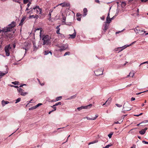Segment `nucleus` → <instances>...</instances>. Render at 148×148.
I'll return each mask as SVG.
<instances>
[{"label": "nucleus", "mask_w": 148, "mask_h": 148, "mask_svg": "<svg viewBox=\"0 0 148 148\" xmlns=\"http://www.w3.org/2000/svg\"><path fill=\"white\" fill-rule=\"evenodd\" d=\"M16 23L14 21H13L11 23L9 24L7 27H5L2 29V32H7L11 31L14 27L16 26Z\"/></svg>", "instance_id": "1"}, {"label": "nucleus", "mask_w": 148, "mask_h": 148, "mask_svg": "<svg viewBox=\"0 0 148 148\" xmlns=\"http://www.w3.org/2000/svg\"><path fill=\"white\" fill-rule=\"evenodd\" d=\"M42 32L41 30H40V37L42 38V40L43 41V45H48L49 42V40L51 38L48 35H44L42 36H41V32Z\"/></svg>", "instance_id": "2"}, {"label": "nucleus", "mask_w": 148, "mask_h": 148, "mask_svg": "<svg viewBox=\"0 0 148 148\" xmlns=\"http://www.w3.org/2000/svg\"><path fill=\"white\" fill-rule=\"evenodd\" d=\"M130 105L128 103H124L123 107V112H124V111H128L130 110L131 109L130 107Z\"/></svg>", "instance_id": "3"}, {"label": "nucleus", "mask_w": 148, "mask_h": 148, "mask_svg": "<svg viewBox=\"0 0 148 148\" xmlns=\"http://www.w3.org/2000/svg\"><path fill=\"white\" fill-rule=\"evenodd\" d=\"M11 49V47L10 45L5 46V52L7 56H9L10 54V50Z\"/></svg>", "instance_id": "4"}, {"label": "nucleus", "mask_w": 148, "mask_h": 148, "mask_svg": "<svg viewBox=\"0 0 148 148\" xmlns=\"http://www.w3.org/2000/svg\"><path fill=\"white\" fill-rule=\"evenodd\" d=\"M34 11L36 12V14L39 13V14H41L42 13V9L39 8L38 6H36L35 7L33 8Z\"/></svg>", "instance_id": "5"}, {"label": "nucleus", "mask_w": 148, "mask_h": 148, "mask_svg": "<svg viewBox=\"0 0 148 148\" xmlns=\"http://www.w3.org/2000/svg\"><path fill=\"white\" fill-rule=\"evenodd\" d=\"M17 90L18 92L21 95L23 96H25L28 93L27 92H24V90L21 88H18Z\"/></svg>", "instance_id": "6"}, {"label": "nucleus", "mask_w": 148, "mask_h": 148, "mask_svg": "<svg viewBox=\"0 0 148 148\" xmlns=\"http://www.w3.org/2000/svg\"><path fill=\"white\" fill-rule=\"evenodd\" d=\"M58 5H61L62 7H68L69 6L70 4L69 3H66L65 2L61 3L59 4Z\"/></svg>", "instance_id": "7"}, {"label": "nucleus", "mask_w": 148, "mask_h": 148, "mask_svg": "<svg viewBox=\"0 0 148 148\" xmlns=\"http://www.w3.org/2000/svg\"><path fill=\"white\" fill-rule=\"evenodd\" d=\"M74 32L73 34H69V36H70V37H69V38L73 39L75 38V37L76 36V32L75 30V29H74Z\"/></svg>", "instance_id": "8"}, {"label": "nucleus", "mask_w": 148, "mask_h": 148, "mask_svg": "<svg viewBox=\"0 0 148 148\" xmlns=\"http://www.w3.org/2000/svg\"><path fill=\"white\" fill-rule=\"evenodd\" d=\"M147 129V128L146 127L143 129L142 130H141L139 131V133L142 135H143L145 134L146 132V131Z\"/></svg>", "instance_id": "9"}, {"label": "nucleus", "mask_w": 148, "mask_h": 148, "mask_svg": "<svg viewBox=\"0 0 148 148\" xmlns=\"http://www.w3.org/2000/svg\"><path fill=\"white\" fill-rule=\"evenodd\" d=\"M111 99L110 98H109L108 99V100H107L106 102L103 104V106L105 105V104L107 106H108L110 103L111 101Z\"/></svg>", "instance_id": "10"}, {"label": "nucleus", "mask_w": 148, "mask_h": 148, "mask_svg": "<svg viewBox=\"0 0 148 148\" xmlns=\"http://www.w3.org/2000/svg\"><path fill=\"white\" fill-rule=\"evenodd\" d=\"M95 116L94 117L92 118H90L88 117H86V118L87 119V120H95L98 116V114H96L95 115Z\"/></svg>", "instance_id": "11"}, {"label": "nucleus", "mask_w": 148, "mask_h": 148, "mask_svg": "<svg viewBox=\"0 0 148 148\" xmlns=\"http://www.w3.org/2000/svg\"><path fill=\"white\" fill-rule=\"evenodd\" d=\"M9 103L8 101H5L4 100H3L1 101L2 105L3 106H4L5 105L8 104Z\"/></svg>", "instance_id": "12"}, {"label": "nucleus", "mask_w": 148, "mask_h": 148, "mask_svg": "<svg viewBox=\"0 0 148 148\" xmlns=\"http://www.w3.org/2000/svg\"><path fill=\"white\" fill-rule=\"evenodd\" d=\"M39 17L38 15H30L29 16V18H34L36 19H38Z\"/></svg>", "instance_id": "13"}, {"label": "nucleus", "mask_w": 148, "mask_h": 148, "mask_svg": "<svg viewBox=\"0 0 148 148\" xmlns=\"http://www.w3.org/2000/svg\"><path fill=\"white\" fill-rule=\"evenodd\" d=\"M31 9H30V10L29 11H27L26 12L27 14H31L33 13V11L34 10L33 8H30Z\"/></svg>", "instance_id": "14"}, {"label": "nucleus", "mask_w": 148, "mask_h": 148, "mask_svg": "<svg viewBox=\"0 0 148 148\" xmlns=\"http://www.w3.org/2000/svg\"><path fill=\"white\" fill-rule=\"evenodd\" d=\"M92 106V104H90L86 106H82L83 109H87L90 108Z\"/></svg>", "instance_id": "15"}, {"label": "nucleus", "mask_w": 148, "mask_h": 148, "mask_svg": "<svg viewBox=\"0 0 148 148\" xmlns=\"http://www.w3.org/2000/svg\"><path fill=\"white\" fill-rule=\"evenodd\" d=\"M58 47L59 49H60V50L61 51L65 50L66 49L64 46H58Z\"/></svg>", "instance_id": "16"}, {"label": "nucleus", "mask_w": 148, "mask_h": 148, "mask_svg": "<svg viewBox=\"0 0 148 148\" xmlns=\"http://www.w3.org/2000/svg\"><path fill=\"white\" fill-rule=\"evenodd\" d=\"M83 11L84 14V16H85L87 15L88 12L87 9L86 8H84L83 10Z\"/></svg>", "instance_id": "17"}, {"label": "nucleus", "mask_w": 148, "mask_h": 148, "mask_svg": "<svg viewBox=\"0 0 148 148\" xmlns=\"http://www.w3.org/2000/svg\"><path fill=\"white\" fill-rule=\"evenodd\" d=\"M31 2H29V3L27 4V8L25 10L26 11H28L30 9H31V8H29V7L30 5H31Z\"/></svg>", "instance_id": "18"}, {"label": "nucleus", "mask_w": 148, "mask_h": 148, "mask_svg": "<svg viewBox=\"0 0 148 148\" xmlns=\"http://www.w3.org/2000/svg\"><path fill=\"white\" fill-rule=\"evenodd\" d=\"M148 122V120H146V121H143V122L140 123L141 125V126H143L146 125L145 124V123H146Z\"/></svg>", "instance_id": "19"}, {"label": "nucleus", "mask_w": 148, "mask_h": 148, "mask_svg": "<svg viewBox=\"0 0 148 148\" xmlns=\"http://www.w3.org/2000/svg\"><path fill=\"white\" fill-rule=\"evenodd\" d=\"M98 142V140H95V141H92V142H91L89 143H88V145H90L91 144H92L95 143H97Z\"/></svg>", "instance_id": "20"}, {"label": "nucleus", "mask_w": 148, "mask_h": 148, "mask_svg": "<svg viewBox=\"0 0 148 148\" xmlns=\"http://www.w3.org/2000/svg\"><path fill=\"white\" fill-rule=\"evenodd\" d=\"M98 142V140H95V141H92V142H91L89 143H88V145H90L91 144H92L95 143H97Z\"/></svg>", "instance_id": "21"}, {"label": "nucleus", "mask_w": 148, "mask_h": 148, "mask_svg": "<svg viewBox=\"0 0 148 148\" xmlns=\"http://www.w3.org/2000/svg\"><path fill=\"white\" fill-rule=\"evenodd\" d=\"M111 19L110 18H109L108 19H106V23H109L111 22Z\"/></svg>", "instance_id": "22"}, {"label": "nucleus", "mask_w": 148, "mask_h": 148, "mask_svg": "<svg viewBox=\"0 0 148 148\" xmlns=\"http://www.w3.org/2000/svg\"><path fill=\"white\" fill-rule=\"evenodd\" d=\"M25 20V18H22L21 20V22L19 24V25H23V22Z\"/></svg>", "instance_id": "23"}, {"label": "nucleus", "mask_w": 148, "mask_h": 148, "mask_svg": "<svg viewBox=\"0 0 148 148\" xmlns=\"http://www.w3.org/2000/svg\"><path fill=\"white\" fill-rule=\"evenodd\" d=\"M97 71H98V73H100V74H103V72L102 70H99L97 71H95L96 73H97Z\"/></svg>", "instance_id": "24"}, {"label": "nucleus", "mask_w": 148, "mask_h": 148, "mask_svg": "<svg viewBox=\"0 0 148 148\" xmlns=\"http://www.w3.org/2000/svg\"><path fill=\"white\" fill-rule=\"evenodd\" d=\"M136 73L135 71L132 70L130 72L129 74H135Z\"/></svg>", "instance_id": "25"}, {"label": "nucleus", "mask_w": 148, "mask_h": 148, "mask_svg": "<svg viewBox=\"0 0 148 148\" xmlns=\"http://www.w3.org/2000/svg\"><path fill=\"white\" fill-rule=\"evenodd\" d=\"M45 55H47L49 53H50L51 54V55H52V53L51 51H45Z\"/></svg>", "instance_id": "26"}, {"label": "nucleus", "mask_w": 148, "mask_h": 148, "mask_svg": "<svg viewBox=\"0 0 148 148\" xmlns=\"http://www.w3.org/2000/svg\"><path fill=\"white\" fill-rule=\"evenodd\" d=\"M62 98V96H59V97H56V101H58V100H60Z\"/></svg>", "instance_id": "27"}, {"label": "nucleus", "mask_w": 148, "mask_h": 148, "mask_svg": "<svg viewBox=\"0 0 148 148\" xmlns=\"http://www.w3.org/2000/svg\"><path fill=\"white\" fill-rule=\"evenodd\" d=\"M113 133L111 132L108 135V136L110 138H111L112 137V135H113Z\"/></svg>", "instance_id": "28"}, {"label": "nucleus", "mask_w": 148, "mask_h": 148, "mask_svg": "<svg viewBox=\"0 0 148 148\" xmlns=\"http://www.w3.org/2000/svg\"><path fill=\"white\" fill-rule=\"evenodd\" d=\"M134 30L136 34H138L139 30H140V29H138L137 28H135L134 29Z\"/></svg>", "instance_id": "29"}, {"label": "nucleus", "mask_w": 148, "mask_h": 148, "mask_svg": "<svg viewBox=\"0 0 148 148\" xmlns=\"http://www.w3.org/2000/svg\"><path fill=\"white\" fill-rule=\"evenodd\" d=\"M146 63H147V64H148V61H146V62H143L141 63L140 65H139V67H140V66L142 64H146Z\"/></svg>", "instance_id": "30"}, {"label": "nucleus", "mask_w": 148, "mask_h": 148, "mask_svg": "<svg viewBox=\"0 0 148 148\" xmlns=\"http://www.w3.org/2000/svg\"><path fill=\"white\" fill-rule=\"evenodd\" d=\"M34 51H36V50L38 49V47H36L35 46V44L34 43Z\"/></svg>", "instance_id": "31"}, {"label": "nucleus", "mask_w": 148, "mask_h": 148, "mask_svg": "<svg viewBox=\"0 0 148 148\" xmlns=\"http://www.w3.org/2000/svg\"><path fill=\"white\" fill-rule=\"evenodd\" d=\"M143 32H144L143 33H145V31H144L143 30H139L138 34H143Z\"/></svg>", "instance_id": "32"}, {"label": "nucleus", "mask_w": 148, "mask_h": 148, "mask_svg": "<svg viewBox=\"0 0 148 148\" xmlns=\"http://www.w3.org/2000/svg\"><path fill=\"white\" fill-rule=\"evenodd\" d=\"M19 83V82H18L15 81L14 82H12V83L14 85H16L18 84Z\"/></svg>", "instance_id": "33"}, {"label": "nucleus", "mask_w": 148, "mask_h": 148, "mask_svg": "<svg viewBox=\"0 0 148 148\" xmlns=\"http://www.w3.org/2000/svg\"><path fill=\"white\" fill-rule=\"evenodd\" d=\"M36 107H35V106H33V107H32L31 108H29V110H34V109H36Z\"/></svg>", "instance_id": "34"}, {"label": "nucleus", "mask_w": 148, "mask_h": 148, "mask_svg": "<svg viewBox=\"0 0 148 148\" xmlns=\"http://www.w3.org/2000/svg\"><path fill=\"white\" fill-rule=\"evenodd\" d=\"M21 99L20 98H18L16 100V101L15 102V103H17L19 102L21 100Z\"/></svg>", "instance_id": "35"}, {"label": "nucleus", "mask_w": 148, "mask_h": 148, "mask_svg": "<svg viewBox=\"0 0 148 148\" xmlns=\"http://www.w3.org/2000/svg\"><path fill=\"white\" fill-rule=\"evenodd\" d=\"M70 54V52H67L65 53L64 55V56H66L67 55H69Z\"/></svg>", "instance_id": "36"}, {"label": "nucleus", "mask_w": 148, "mask_h": 148, "mask_svg": "<svg viewBox=\"0 0 148 148\" xmlns=\"http://www.w3.org/2000/svg\"><path fill=\"white\" fill-rule=\"evenodd\" d=\"M8 73V71L7 70H6V71H5L4 72L3 71V72H1L0 71V74H6Z\"/></svg>", "instance_id": "37"}, {"label": "nucleus", "mask_w": 148, "mask_h": 148, "mask_svg": "<svg viewBox=\"0 0 148 148\" xmlns=\"http://www.w3.org/2000/svg\"><path fill=\"white\" fill-rule=\"evenodd\" d=\"M42 103H39L38 104H37V105L35 106V107H36V108H38L39 106L42 105Z\"/></svg>", "instance_id": "38"}, {"label": "nucleus", "mask_w": 148, "mask_h": 148, "mask_svg": "<svg viewBox=\"0 0 148 148\" xmlns=\"http://www.w3.org/2000/svg\"><path fill=\"white\" fill-rule=\"evenodd\" d=\"M61 103L60 102H58L56 103L55 104V106H57L58 105H61Z\"/></svg>", "instance_id": "39"}, {"label": "nucleus", "mask_w": 148, "mask_h": 148, "mask_svg": "<svg viewBox=\"0 0 148 148\" xmlns=\"http://www.w3.org/2000/svg\"><path fill=\"white\" fill-rule=\"evenodd\" d=\"M116 105L117 107H121L122 106V105L117 103L116 104Z\"/></svg>", "instance_id": "40"}, {"label": "nucleus", "mask_w": 148, "mask_h": 148, "mask_svg": "<svg viewBox=\"0 0 148 148\" xmlns=\"http://www.w3.org/2000/svg\"><path fill=\"white\" fill-rule=\"evenodd\" d=\"M82 109H83L82 106L79 107H78L77 108V110L79 111L81 110Z\"/></svg>", "instance_id": "41"}, {"label": "nucleus", "mask_w": 148, "mask_h": 148, "mask_svg": "<svg viewBox=\"0 0 148 148\" xmlns=\"http://www.w3.org/2000/svg\"><path fill=\"white\" fill-rule=\"evenodd\" d=\"M111 146V145H108L104 147V148H108L109 147Z\"/></svg>", "instance_id": "42"}, {"label": "nucleus", "mask_w": 148, "mask_h": 148, "mask_svg": "<svg viewBox=\"0 0 148 148\" xmlns=\"http://www.w3.org/2000/svg\"><path fill=\"white\" fill-rule=\"evenodd\" d=\"M29 0H23V3L24 4H26L28 2Z\"/></svg>", "instance_id": "43"}, {"label": "nucleus", "mask_w": 148, "mask_h": 148, "mask_svg": "<svg viewBox=\"0 0 148 148\" xmlns=\"http://www.w3.org/2000/svg\"><path fill=\"white\" fill-rule=\"evenodd\" d=\"M134 76L133 75H132V76H130V75H127V76L126 77H130V78H131L133 77Z\"/></svg>", "instance_id": "44"}, {"label": "nucleus", "mask_w": 148, "mask_h": 148, "mask_svg": "<svg viewBox=\"0 0 148 148\" xmlns=\"http://www.w3.org/2000/svg\"><path fill=\"white\" fill-rule=\"evenodd\" d=\"M148 91V90H147L146 91H144L142 92H139V93H136V95H139L140 94H141V93H142L145 92H146L147 91Z\"/></svg>", "instance_id": "45"}, {"label": "nucleus", "mask_w": 148, "mask_h": 148, "mask_svg": "<svg viewBox=\"0 0 148 148\" xmlns=\"http://www.w3.org/2000/svg\"><path fill=\"white\" fill-rule=\"evenodd\" d=\"M60 29H58L56 31V33L58 34H60V33H59L60 31Z\"/></svg>", "instance_id": "46"}, {"label": "nucleus", "mask_w": 148, "mask_h": 148, "mask_svg": "<svg viewBox=\"0 0 148 148\" xmlns=\"http://www.w3.org/2000/svg\"><path fill=\"white\" fill-rule=\"evenodd\" d=\"M109 18H110V14H109V13L108 14V16L106 18V19H108Z\"/></svg>", "instance_id": "47"}, {"label": "nucleus", "mask_w": 148, "mask_h": 148, "mask_svg": "<svg viewBox=\"0 0 148 148\" xmlns=\"http://www.w3.org/2000/svg\"><path fill=\"white\" fill-rule=\"evenodd\" d=\"M55 105H53L52 107L55 110H56V108L55 107Z\"/></svg>", "instance_id": "48"}, {"label": "nucleus", "mask_w": 148, "mask_h": 148, "mask_svg": "<svg viewBox=\"0 0 148 148\" xmlns=\"http://www.w3.org/2000/svg\"><path fill=\"white\" fill-rule=\"evenodd\" d=\"M142 2H145L147 1L148 0H141Z\"/></svg>", "instance_id": "49"}, {"label": "nucleus", "mask_w": 148, "mask_h": 148, "mask_svg": "<svg viewBox=\"0 0 148 148\" xmlns=\"http://www.w3.org/2000/svg\"><path fill=\"white\" fill-rule=\"evenodd\" d=\"M126 5V4L124 2H123L122 3V5H123V6H125Z\"/></svg>", "instance_id": "50"}, {"label": "nucleus", "mask_w": 148, "mask_h": 148, "mask_svg": "<svg viewBox=\"0 0 148 148\" xmlns=\"http://www.w3.org/2000/svg\"><path fill=\"white\" fill-rule=\"evenodd\" d=\"M81 14L79 13H77V14H76V16H81Z\"/></svg>", "instance_id": "51"}, {"label": "nucleus", "mask_w": 148, "mask_h": 148, "mask_svg": "<svg viewBox=\"0 0 148 148\" xmlns=\"http://www.w3.org/2000/svg\"><path fill=\"white\" fill-rule=\"evenodd\" d=\"M20 0H13V1H15V2L20 3V2L19 1Z\"/></svg>", "instance_id": "52"}, {"label": "nucleus", "mask_w": 148, "mask_h": 148, "mask_svg": "<svg viewBox=\"0 0 148 148\" xmlns=\"http://www.w3.org/2000/svg\"><path fill=\"white\" fill-rule=\"evenodd\" d=\"M135 98L134 97H132L131 99V101H133L135 100Z\"/></svg>", "instance_id": "53"}, {"label": "nucleus", "mask_w": 148, "mask_h": 148, "mask_svg": "<svg viewBox=\"0 0 148 148\" xmlns=\"http://www.w3.org/2000/svg\"><path fill=\"white\" fill-rule=\"evenodd\" d=\"M65 20H66V18L64 17H63V20H62V22H65Z\"/></svg>", "instance_id": "54"}, {"label": "nucleus", "mask_w": 148, "mask_h": 148, "mask_svg": "<svg viewBox=\"0 0 148 148\" xmlns=\"http://www.w3.org/2000/svg\"><path fill=\"white\" fill-rule=\"evenodd\" d=\"M142 142H143V143H145V144H148V142H147L145 141H143Z\"/></svg>", "instance_id": "55"}, {"label": "nucleus", "mask_w": 148, "mask_h": 148, "mask_svg": "<svg viewBox=\"0 0 148 148\" xmlns=\"http://www.w3.org/2000/svg\"><path fill=\"white\" fill-rule=\"evenodd\" d=\"M132 44H130V45H127V46L125 47H124V48H123V49H121V51H122L123 49H125V48H126V47H128V46H130L131 45H132Z\"/></svg>", "instance_id": "56"}, {"label": "nucleus", "mask_w": 148, "mask_h": 148, "mask_svg": "<svg viewBox=\"0 0 148 148\" xmlns=\"http://www.w3.org/2000/svg\"><path fill=\"white\" fill-rule=\"evenodd\" d=\"M26 84H22V85H20L19 86V87H23V86H24V85H26Z\"/></svg>", "instance_id": "57"}, {"label": "nucleus", "mask_w": 148, "mask_h": 148, "mask_svg": "<svg viewBox=\"0 0 148 148\" xmlns=\"http://www.w3.org/2000/svg\"><path fill=\"white\" fill-rule=\"evenodd\" d=\"M125 29H124L123 30L121 31H119V32H116V34H119V33L120 32H122L123 30H124Z\"/></svg>", "instance_id": "58"}, {"label": "nucleus", "mask_w": 148, "mask_h": 148, "mask_svg": "<svg viewBox=\"0 0 148 148\" xmlns=\"http://www.w3.org/2000/svg\"><path fill=\"white\" fill-rule=\"evenodd\" d=\"M53 10L51 9L49 10V13H51L53 12Z\"/></svg>", "instance_id": "59"}, {"label": "nucleus", "mask_w": 148, "mask_h": 148, "mask_svg": "<svg viewBox=\"0 0 148 148\" xmlns=\"http://www.w3.org/2000/svg\"><path fill=\"white\" fill-rule=\"evenodd\" d=\"M81 19L80 18L78 17L77 18V20L78 21H80Z\"/></svg>", "instance_id": "60"}, {"label": "nucleus", "mask_w": 148, "mask_h": 148, "mask_svg": "<svg viewBox=\"0 0 148 148\" xmlns=\"http://www.w3.org/2000/svg\"><path fill=\"white\" fill-rule=\"evenodd\" d=\"M107 29V28L106 26H105L104 28V30H105L106 31Z\"/></svg>", "instance_id": "61"}, {"label": "nucleus", "mask_w": 148, "mask_h": 148, "mask_svg": "<svg viewBox=\"0 0 148 148\" xmlns=\"http://www.w3.org/2000/svg\"><path fill=\"white\" fill-rule=\"evenodd\" d=\"M14 87H15L16 88H19L18 86H14Z\"/></svg>", "instance_id": "62"}, {"label": "nucleus", "mask_w": 148, "mask_h": 148, "mask_svg": "<svg viewBox=\"0 0 148 148\" xmlns=\"http://www.w3.org/2000/svg\"><path fill=\"white\" fill-rule=\"evenodd\" d=\"M101 18L103 20L104 19V17L103 16H102V17H101Z\"/></svg>", "instance_id": "63"}, {"label": "nucleus", "mask_w": 148, "mask_h": 148, "mask_svg": "<svg viewBox=\"0 0 148 148\" xmlns=\"http://www.w3.org/2000/svg\"><path fill=\"white\" fill-rule=\"evenodd\" d=\"M135 145H134L132 147H130V148H135Z\"/></svg>", "instance_id": "64"}]
</instances>
